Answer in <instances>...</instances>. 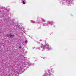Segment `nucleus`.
Returning a JSON list of instances; mask_svg holds the SVG:
<instances>
[{
  "label": "nucleus",
  "instance_id": "1",
  "mask_svg": "<svg viewBox=\"0 0 76 76\" xmlns=\"http://www.w3.org/2000/svg\"><path fill=\"white\" fill-rule=\"evenodd\" d=\"M44 48L47 49L48 50H50V48H48V45H46L45 47H44Z\"/></svg>",
  "mask_w": 76,
  "mask_h": 76
},
{
  "label": "nucleus",
  "instance_id": "2",
  "mask_svg": "<svg viewBox=\"0 0 76 76\" xmlns=\"http://www.w3.org/2000/svg\"><path fill=\"white\" fill-rule=\"evenodd\" d=\"M7 36L8 37H14V35H12L11 34H7Z\"/></svg>",
  "mask_w": 76,
  "mask_h": 76
},
{
  "label": "nucleus",
  "instance_id": "3",
  "mask_svg": "<svg viewBox=\"0 0 76 76\" xmlns=\"http://www.w3.org/2000/svg\"><path fill=\"white\" fill-rule=\"evenodd\" d=\"M23 4H25V2L24 1H23Z\"/></svg>",
  "mask_w": 76,
  "mask_h": 76
},
{
  "label": "nucleus",
  "instance_id": "4",
  "mask_svg": "<svg viewBox=\"0 0 76 76\" xmlns=\"http://www.w3.org/2000/svg\"><path fill=\"white\" fill-rule=\"evenodd\" d=\"M25 42L26 43H27V42H28V41H27V40H26V41H25Z\"/></svg>",
  "mask_w": 76,
  "mask_h": 76
},
{
  "label": "nucleus",
  "instance_id": "5",
  "mask_svg": "<svg viewBox=\"0 0 76 76\" xmlns=\"http://www.w3.org/2000/svg\"><path fill=\"white\" fill-rule=\"evenodd\" d=\"M41 48H42V47H39V50H40V49H41Z\"/></svg>",
  "mask_w": 76,
  "mask_h": 76
},
{
  "label": "nucleus",
  "instance_id": "6",
  "mask_svg": "<svg viewBox=\"0 0 76 76\" xmlns=\"http://www.w3.org/2000/svg\"><path fill=\"white\" fill-rule=\"evenodd\" d=\"M32 23H35L34 22V21H32Z\"/></svg>",
  "mask_w": 76,
  "mask_h": 76
},
{
  "label": "nucleus",
  "instance_id": "7",
  "mask_svg": "<svg viewBox=\"0 0 76 76\" xmlns=\"http://www.w3.org/2000/svg\"><path fill=\"white\" fill-rule=\"evenodd\" d=\"M22 48V47H21V46H20V47H19V48Z\"/></svg>",
  "mask_w": 76,
  "mask_h": 76
},
{
  "label": "nucleus",
  "instance_id": "8",
  "mask_svg": "<svg viewBox=\"0 0 76 76\" xmlns=\"http://www.w3.org/2000/svg\"><path fill=\"white\" fill-rule=\"evenodd\" d=\"M42 21H44L43 22H45V21H44V20H42Z\"/></svg>",
  "mask_w": 76,
  "mask_h": 76
},
{
  "label": "nucleus",
  "instance_id": "9",
  "mask_svg": "<svg viewBox=\"0 0 76 76\" xmlns=\"http://www.w3.org/2000/svg\"><path fill=\"white\" fill-rule=\"evenodd\" d=\"M43 48H44V46H43Z\"/></svg>",
  "mask_w": 76,
  "mask_h": 76
}]
</instances>
